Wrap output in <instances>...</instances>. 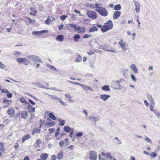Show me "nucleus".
I'll list each match as a JSON object with an SVG mask.
<instances>
[{"instance_id": "obj_51", "label": "nucleus", "mask_w": 160, "mask_h": 160, "mask_svg": "<svg viewBox=\"0 0 160 160\" xmlns=\"http://www.w3.org/2000/svg\"><path fill=\"white\" fill-rule=\"evenodd\" d=\"M28 111L30 112H34L35 111V108H30L28 109Z\"/></svg>"}, {"instance_id": "obj_62", "label": "nucleus", "mask_w": 160, "mask_h": 160, "mask_svg": "<svg viewBox=\"0 0 160 160\" xmlns=\"http://www.w3.org/2000/svg\"><path fill=\"white\" fill-rule=\"evenodd\" d=\"M64 142L63 141H61L59 143V145L61 147H62L64 145Z\"/></svg>"}, {"instance_id": "obj_35", "label": "nucleus", "mask_w": 160, "mask_h": 160, "mask_svg": "<svg viewBox=\"0 0 160 160\" xmlns=\"http://www.w3.org/2000/svg\"><path fill=\"white\" fill-rule=\"evenodd\" d=\"M156 115L157 116V117L158 118H160V113L157 110L155 109L154 110V112Z\"/></svg>"}, {"instance_id": "obj_38", "label": "nucleus", "mask_w": 160, "mask_h": 160, "mask_svg": "<svg viewBox=\"0 0 160 160\" xmlns=\"http://www.w3.org/2000/svg\"><path fill=\"white\" fill-rule=\"evenodd\" d=\"M68 25H69L68 27H69V28L72 27V28H74V30L76 31V24H69Z\"/></svg>"}, {"instance_id": "obj_6", "label": "nucleus", "mask_w": 160, "mask_h": 160, "mask_svg": "<svg viewBox=\"0 0 160 160\" xmlns=\"http://www.w3.org/2000/svg\"><path fill=\"white\" fill-rule=\"evenodd\" d=\"M118 44L123 51L127 50L128 49V47L126 45V42H123L122 39H121L119 42Z\"/></svg>"}, {"instance_id": "obj_57", "label": "nucleus", "mask_w": 160, "mask_h": 160, "mask_svg": "<svg viewBox=\"0 0 160 160\" xmlns=\"http://www.w3.org/2000/svg\"><path fill=\"white\" fill-rule=\"evenodd\" d=\"M7 97L9 98H11L12 97V94L11 93H8L7 95Z\"/></svg>"}, {"instance_id": "obj_45", "label": "nucleus", "mask_w": 160, "mask_h": 160, "mask_svg": "<svg viewBox=\"0 0 160 160\" xmlns=\"http://www.w3.org/2000/svg\"><path fill=\"white\" fill-rule=\"evenodd\" d=\"M131 77L132 79L133 80L134 82H136L137 80V78L135 77V76L134 75L131 74Z\"/></svg>"}, {"instance_id": "obj_5", "label": "nucleus", "mask_w": 160, "mask_h": 160, "mask_svg": "<svg viewBox=\"0 0 160 160\" xmlns=\"http://www.w3.org/2000/svg\"><path fill=\"white\" fill-rule=\"evenodd\" d=\"M87 14L89 18L93 19H96L97 17V13L94 11L88 10L87 11Z\"/></svg>"}, {"instance_id": "obj_48", "label": "nucleus", "mask_w": 160, "mask_h": 160, "mask_svg": "<svg viewBox=\"0 0 160 160\" xmlns=\"http://www.w3.org/2000/svg\"><path fill=\"white\" fill-rule=\"evenodd\" d=\"M68 82H70V83H72V84H74V85H80V83H78V82H72V81H68Z\"/></svg>"}, {"instance_id": "obj_49", "label": "nucleus", "mask_w": 160, "mask_h": 160, "mask_svg": "<svg viewBox=\"0 0 160 160\" xmlns=\"http://www.w3.org/2000/svg\"><path fill=\"white\" fill-rule=\"evenodd\" d=\"M83 135V133L82 132H78L76 135V136L78 137H81Z\"/></svg>"}, {"instance_id": "obj_23", "label": "nucleus", "mask_w": 160, "mask_h": 160, "mask_svg": "<svg viewBox=\"0 0 160 160\" xmlns=\"http://www.w3.org/2000/svg\"><path fill=\"white\" fill-rule=\"evenodd\" d=\"M21 117L22 118L25 119L26 118L27 115V112L25 111H23L21 113Z\"/></svg>"}, {"instance_id": "obj_41", "label": "nucleus", "mask_w": 160, "mask_h": 160, "mask_svg": "<svg viewBox=\"0 0 160 160\" xmlns=\"http://www.w3.org/2000/svg\"><path fill=\"white\" fill-rule=\"evenodd\" d=\"M47 66L48 68H50L51 69L53 70H55L56 71H57V70L53 66L49 65H47Z\"/></svg>"}, {"instance_id": "obj_16", "label": "nucleus", "mask_w": 160, "mask_h": 160, "mask_svg": "<svg viewBox=\"0 0 160 160\" xmlns=\"http://www.w3.org/2000/svg\"><path fill=\"white\" fill-rule=\"evenodd\" d=\"M146 96L150 102L151 104L153 103H155L153 99L152 98V96L149 94H146Z\"/></svg>"}, {"instance_id": "obj_13", "label": "nucleus", "mask_w": 160, "mask_h": 160, "mask_svg": "<svg viewBox=\"0 0 160 160\" xmlns=\"http://www.w3.org/2000/svg\"><path fill=\"white\" fill-rule=\"evenodd\" d=\"M80 86L82 88L84 91H88V90H90L93 91V89L90 87L85 86L84 85L80 84Z\"/></svg>"}, {"instance_id": "obj_52", "label": "nucleus", "mask_w": 160, "mask_h": 160, "mask_svg": "<svg viewBox=\"0 0 160 160\" xmlns=\"http://www.w3.org/2000/svg\"><path fill=\"white\" fill-rule=\"evenodd\" d=\"M1 92L2 93H7L8 92V91L6 89H2L1 90Z\"/></svg>"}, {"instance_id": "obj_63", "label": "nucleus", "mask_w": 160, "mask_h": 160, "mask_svg": "<svg viewBox=\"0 0 160 160\" xmlns=\"http://www.w3.org/2000/svg\"><path fill=\"white\" fill-rule=\"evenodd\" d=\"M51 160H56V158L55 155H52L51 157Z\"/></svg>"}, {"instance_id": "obj_24", "label": "nucleus", "mask_w": 160, "mask_h": 160, "mask_svg": "<svg viewBox=\"0 0 160 160\" xmlns=\"http://www.w3.org/2000/svg\"><path fill=\"white\" fill-rule=\"evenodd\" d=\"M98 30V28L96 27H92L90 28L89 29V32H93L97 31Z\"/></svg>"}, {"instance_id": "obj_20", "label": "nucleus", "mask_w": 160, "mask_h": 160, "mask_svg": "<svg viewBox=\"0 0 160 160\" xmlns=\"http://www.w3.org/2000/svg\"><path fill=\"white\" fill-rule=\"evenodd\" d=\"M48 154L47 153H44L41 154L40 158L42 160H46L48 158Z\"/></svg>"}, {"instance_id": "obj_4", "label": "nucleus", "mask_w": 160, "mask_h": 160, "mask_svg": "<svg viewBox=\"0 0 160 160\" xmlns=\"http://www.w3.org/2000/svg\"><path fill=\"white\" fill-rule=\"evenodd\" d=\"M16 61L18 63H23V64L26 65H27L30 63V61L25 58H18L16 59Z\"/></svg>"}, {"instance_id": "obj_37", "label": "nucleus", "mask_w": 160, "mask_h": 160, "mask_svg": "<svg viewBox=\"0 0 160 160\" xmlns=\"http://www.w3.org/2000/svg\"><path fill=\"white\" fill-rule=\"evenodd\" d=\"M52 21V19L50 18H48L45 20V22L46 24H49Z\"/></svg>"}, {"instance_id": "obj_54", "label": "nucleus", "mask_w": 160, "mask_h": 160, "mask_svg": "<svg viewBox=\"0 0 160 160\" xmlns=\"http://www.w3.org/2000/svg\"><path fill=\"white\" fill-rule=\"evenodd\" d=\"M89 6L90 7H91L93 9H94L95 8H96V6H95V5H94V4H90L89 5Z\"/></svg>"}, {"instance_id": "obj_39", "label": "nucleus", "mask_w": 160, "mask_h": 160, "mask_svg": "<svg viewBox=\"0 0 160 160\" xmlns=\"http://www.w3.org/2000/svg\"><path fill=\"white\" fill-rule=\"evenodd\" d=\"M59 131H60V128H58L57 129H56V132H55V137H57L59 135Z\"/></svg>"}, {"instance_id": "obj_53", "label": "nucleus", "mask_w": 160, "mask_h": 160, "mask_svg": "<svg viewBox=\"0 0 160 160\" xmlns=\"http://www.w3.org/2000/svg\"><path fill=\"white\" fill-rule=\"evenodd\" d=\"M145 141H146V142L151 143L152 142L151 140L149 139L147 137L145 138Z\"/></svg>"}, {"instance_id": "obj_30", "label": "nucleus", "mask_w": 160, "mask_h": 160, "mask_svg": "<svg viewBox=\"0 0 160 160\" xmlns=\"http://www.w3.org/2000/svg\"><path fill=\"white\" fill-rule=\"evenodd\" d=\"M82 59V58L81 56L79 54H78L75 61L77 62H79L81 61Z\"/></svg>"}, {"instance_id": "obj_3", "label": "nucleus", "mask_w": 160, "mask_h": 160, "mask_svg": "<svg viewBox=\"0 0 160 160\" xmlns=\"http://www.w3.org/2000/svg\"><path fill=\"white\" fill-rule=\"evenodd\" d=\"M33 62H42L41 59L38 56L34 55H29L27 57Z\"/></svg>"}, {"instance_id": "obj_8", "label": "nucleus", "mask_w": 160, "mask_h": 160, "mask_svg": "<svg viewBox=\"0 0 160 160\" xmlns=\"http://www.w3.org/2000/svg\"><path fill=\"white\" fill-rule=\"evenodd\" d=\"M89 158L92 160H96L97 158L96 152L95 151H92L89 153Z\"/></svg>"}, {"instance_id": "obj_29", "label": "nucleus", "mask_w": 160, "mask_h": 160, "mask_svg": "<svg viewBox=\"0 0 160 160\" xmlns=\"http://www.w3.org/2000/svg\"><path fill=\"white\" fill-rule=\"evenodd\" d=\"M58 121L59 122H60V123H59V125L63 126L64 125L65 123V121L64 120H62V119L59 118Z\"/></svg>"}, {"instance_id": "obj_33", "label": "nucleus", "mask_w": 160, "mask_h": 160, "mask_svg": "<svg viewBox=\"0 0 160 160\" xmlns=\"http://www.w3.org/2000/svg\"><path fill=\"white\" fill-rule=\"evenodd\" d=\"M85 31V28L84 27H81L80 28V29L79 31H78L77 32L78 33H82L84 32Z\"/></svg>"}, {"instance_id": "obj_55", "label": "nucleus", "mask_w": 160, "mask_h": 160, "mask_svg": "<svg viewBox=\"0 0 160 160\" xmlns=\"http://www.w3.org/2000/svg\"><path fill=\"white\" fill-rule=\"evenodd\" d=\"M106 51L116 52V49H112L111 50H106Z\"/></svg>"}, {"instance_id": "obj_28", "label": "nucleus", "mask_w": 160, "mask_h": 160, "mask_svg": "<svg viewBox=\"0 0 160 160\" xmlns=\"http://www.w3.org/2000/svg\"><path fill=\"white\" fill-rule=\"evenodd\" d=\"M121 9V7L120 4H117L115 5L114 8V9L115 10H120Z\"/></svg>"}, {"instance_id": "obj_11", "label": "nucleus", "mask_w": 160, "mask_h": 160, "mask_svg": "<svg viewBox=\"0 0 160 160\" xmlns=\"http://www.w3.org/2000/svg\"><path fill=\"white\" fill-rule=\"evenodd\" d=\"M100 98L104 101H106L110 96L106 94L100 95Z\"/></svg>"}, {"instance_id": "obj_32", "label": "nucleus", "mask_w": 160, "mask_h": 160, "mask_svg": "<svg viewBox=\"0 0 160 160\" xmlns=\"http://www.w3.org/2000/svg\"><path fill=\"white\" fill-rule=\"evenodd\" d=\"M64 141V145L65 147H66L69 144V139L68 138H67L65 139Z\"/></svg>"}, {"instance_id": "obj_18", "label": "nucleus", "mask_w": 160, "mask_h": 160, "mask_svg": "<svg viewBox=\"0 0 160 160\" xmlns=\"http://www.w3.org/2000/svg\"><path fill=\"white\" fill-rule=\"evenodd\" d=\"M102 89L103 91L108 92L110 91L109 86L108 85H106L103 86L102 87Z\"/></svg>"}, {"instance_id": "obj_60", "label": "nucleus", "mask_w": 160, "mask_h": 160, "mask_svg": "<svg viewBox=\"0 0 160 160\" xmlns=\"http://www.w3.org/2000/svg\"><path fill=\"white\" fill-rule=\"evenodd\" d=\"M63 24H61L59 26H58V28L59 30H61L62 29L63 27Z\"/></svg>"}, {"instance_id": "obj_12", "label": "nucleus", "mask_w": 160, "mask_h": 160, "mask_svg": "<svg viewBox=\"0 0 160 160\" xmlns=\"http://www.w3.org/2000/svg\"><path fill=\"white\" fill-rule=\"evenodd\" d=\"M121 13V12L120 11H117L115 12L113 14V19H117L120 16Z\"/></svg>"}, {"instance_id": "obj_64", "label": "nucleus", "mask_w": 160, "mask_h": 160, "mask_svg": "<svg viewBox=\"0 0 160 160\" xmlns=\"http://www.w3.org/2000/svg\"><path fill=\"white\" fill-rule=\"evenodd\" d=\"M23 160H29V158L28 156H26L24 158Z\"/></svg>"}, {"instance_id": "obj_50", "label": "nucleus", "mask_w": 160, "mask_h": 160, "mask_svg": "<svg viewBox=\"0 0 160 160\" xmlns=\"http://www.w3.org/2000/svg\"><path fill=\"white\" fill-rule=\"evenodd\" d=\"M20 101L22 103H26V101L24 98H22L19 99Z\"/></svg>"}, {"instance_id": "obj_58", "label": "nucleus", "mask_w": 160, "mask_h": 160, "mask_svg": "<svg viewBox=\"0 0 160 160\" xmlns=\"http://www.w3.org/2000/svg\"><path fill=\"white\" fill-rule=\"evenodd\" d=\"M4 67V65L1 62H0V68L2 69H3Z\"/></svg>"}, {"instance_id": "obj_17", "label": "nucleus", "mask_w": 160, "mask_h": 160, "mask_svg": "<svg viewBox=\"0 0 160 160\" xmlns=\"http://www.w3.org/2000/svg\"><path fill=\"white\" fill-rule=\"evenodd\" d=\"M15 112L14 109L12 108H10L8 109V114L10 115H12Z\"/></svg>"}, {"instance_id": "obj_42", "label": "nucleus", "mask_w": 160, "mask_h": 160, "mask_svg": "<svg viewBox=\"0 0 160 160\" xmlns=\"http://www.w3.org/2000/svg\"><path fill=\"white\" fill-rule=\"evenodd\" d=\"M149 156L154 158L156 157L157 156V154L155 152H153L151 154H150Z\"/></svg>"}, {"instance_id": "obj_22", "label": "nucleus", "mask_w": 160, "mask_h": 160, "mask_svg": "<svg viewBox=\"0 0 160 160\" xmlns=\"http://www.w3.org/2000/svg\"><path fill=\"white\" fill-rule=\"evenodd\" d=\"M31 136L30 134H28L24 136L22 139V142L23 143L26 140L30 138Z\"/></svg>"}, {"instance_id": "obj_40", "label": "nucleus", "mask_w": 160, "mask_h": 160, "mask_svg": "<svg viewBox=\"0 0 160 160\" xmlns=\"http://www.w3.org/2000/svg\"><path fill=\"white\" fill-rule=\"evenodd\" d=\"M28 19L29 21V22L31 24H34L35 20L34 19H32L29 18H27Z\"/></svg>"}, {"instance_id": "obj_46", "label": "nucleus", "mask_w": 160, "mask_h": 160, "mask_svg": "<svg viewBox=\"0 0 160 160\" xmlns=\"http://www.w3.org/2000/svg\"><path fill=\"white\" fill-rule=\"evenodd\" d=\"M67 16L65 15H63L60 16V19L62 21L64 20L67 18Z\"/></svg>"}, {"instance_id": "obj_25", "label": "nucleus", "mask_w": 160, "mask_h": 160, "mask_svg": "<svg viewBox=\"0 0 160 160\" xmlns=\"http://www.w3.org/2000/svg\"><path fill=\"white\" fill-rule=\"evenodd\" d=\"M80 36L79 34H75L73 38L74 41L75 42H77L78 41V39L80 38Z\"/></svg>"}, {"instance_id": "obj_14", "label": "nucleus", "mask_w": 160, "mask_h": 160, "mask_svg": "<svg viewBox=\"0 0 160 160\" xmlns=\"http://www.w3.org/2000/svg\"><path fill=\"white\" fill-rule=\"evenodd\" d=\"M89 119L90 121H94L95 122V123H96V122L99 119V118L96 117L94 116L90 117L89 118Z\"/></svg>"}, {"instance_id": "obj_19", "label": "nucleus", "mask_w": 160, "mask_h": 160, "mask_svg": "<svg viewBox=\"0 0 160 160\" xmlns=\"http://www.w3.org/2000/svg\"><path fill=\"white\" fill-rule=\"evenodd\" d=\"M56 39L58 41L62 42L63 40V37L62 35H58L57 36Z\"/></svg>"}, {"instance_id": "obj_15", "label": "nucleus", "mask_w": 160, "mask_h": 160, "mask_svg": "<svg viewBox=\"0 0 160 160\" xmlns=\"http://www.w3.org/2000/svg\"><path fill=\"white\" fill-rule=\"evenodd\" d=\"M131 67V69H132L133 71L135 73H137L138 72V69L136 68V66L135 64H132L131 66H130Z\"/></svg>"}, {"instance_id": "obj_26", "label": "nucleus", "mask_w": 160, "mask_h": 160, "mask_svg": "<svg viewBox=\"0 0 160 160\" xmlns=\"http://www.w3.org/2000/svg\"><path fill=\"white\" fill-rule=\"evenodd\" d=\"M41 131V130L40 129L37 128L34 129L32 130V135H34L35 133H39Z\"/></svg>"}, {"instance_id": "obj_27", "label": "nucleus", "mask_w": 160, "mask_h": 160, "mask_svg": "<svg viewBox=\"0 0 160 160\" xmlns=\"http://www.w3.org/2000/svg\"><path fill=\"white\" fill-rule=\"evenodd\" d=\"M42 143L41 141L40 140V139H38L36 141L35 143L34 144V145H36V146L39 147V144H41Z\"/></svg>"}, {"instance_id": "obj_47", "label": "nucleus", "mask_w": 160, "mask_h": 160, "mask_svg": "<svg viewBox=\"0 0 160 160\" xmlns=\"http://www.w3.org/2000/svg\"><path fill=\"white\" fill-rule=\"evenodd\" d=\"M111 153L109 152H107L106 153V158H110L112 156L111 155Z\"/></svg>"}, {"instance_id": "obj_21", "label": "nucleus", "mask_w": 160, "mask_h": 160, "mask_svg": "<svg viewBox=\"0 0 160 160\" xmlns=\"http://www.w3.org/2000/svg\"><path fill=\"white\" fill-rule=\"evenodd\" d=\"M63 130L66 132L68 133L71 131V128L68 126H65L63 127Z\"/></svg>"}, {"instance_id": "obj_31", "label": "nucleus", "mask_w": 160, "mask_h": 160, "mask_svg": "<svg viewBox=\"0 0 160 160\" xmlns=\"http://www.w3.org/2000/svg\"><path fill=\"white\" fill-rule=\"evenodd\" d=\"M48 116L49 118L53 120H55L56 119V118L55 116L51 113H49L48 114Z\"/></svg>"}, {"instance_id": "obj_9", "label": "nucleus", "mask_w": 160, "mask_h": 160, "mask_svg": "<svg viewBox=\"0 0 160 160\" xmlns=\"http://www.w3.org/2000/svg\"><path fill=\"white\" fill-rule=\"evenodd\" d=\"M48 30H43L38 31H33L32 33L33 35L39 36L42 35L43 33H48Z\"/></svg>"}, {"instance_id": "obj_59", "label": "nucleus", "mask_w": 160, "mask_h": 160, "mask_svg": "<svg viewBox=\"0 0 160 160\" xmlns=\"http://www.w3.org/2000/svg\"><path fill=\"white\" fill-rule=\"evenodd\" d=\"M3 147V144L2 143H0V151L2 150Z\"/></svg>"}, {"instance_id": "obj_43", "label": "nucleus", "mask_w": 160, "mask_h": 160, "mask_svg": "<svg viewBox=\"0 0 160 160\" xmlns=\"http://www.w3.org/2000/svg\"><path fill=\"white\" fill-rule=\"evenodd\" d=\"M155 105V103H152L151 104V105L150 107V110L151 111H153L154 112V110L153 109V106Z\"/></svg>"}, {"instance_id": "obj_34", "label": "nucleus", "mask_w": 160, "mask_h": 160, "mask_svg": "<svg viewBox=\"0 0 160 160\" xmlns=\"http://www.w3.org/2000/svg\"><path fill=\"white\" fill-rule=\"evenodd\" d=\"M63 156L62 153H59L57 155V158L59 159H61Z\"/></svg>"}, {"instance_id": "obj_1", "label": "nucleus", "mask_w": 160, "mask_h": 160, "mask_svg": "<svg viewBox=\"0 0 160 160\" xmlns=\"http://www.w3.org/2000/svg\"><path fill=\"white\" fill-rule=\"evenodd\" d=\"M113 27V23L112 21L109 20L103 26L101 30L103 32H104L109 30L112 28Z\"/></svg>"}, {"instance_id": "obj_56", "label": "nucleus", "mask_w": 160, "mask_h": 160, "mask_svg": "<svg viewBox=\"0 0 160 160\" xmlns=\"http://www.w3.org/2000/svg\"><path fill=\"white\" fill-rule=\"evenodd\" d=\"M3 101L4 103H7L8 102H9L10 103H12V101L11 100H8L6 99H4Z\"/></svg>"}, {"instance_id": "obj_61", "label": "nucleus", "mask_w": 160, "mask_h": 160, "mask_svg": "<svg viewBox=\"0 0 160 160\" xmlns=\"http://www.w3.org/2000/svg\"><path fill=\"white\" fill-rule=\"evenodd\" d=\"M48 130L49 131L50 133H52L54 131L55 129L53 128H49L48 129Z\"/></svg>"}, {"instance_id": "obj_36", "label": "nucleus", "mask_w": 160, "mask_h": 160, "mask_svg": "<svg viewBox=\"0 0 160 160\" xmlns=\"http://www.w3.org/2000/svg\"><path fill=\"white\" fill-rule=\"evenodd\" d=\"M115 139L117 140V141L115 142V143L116 144H119L122 143L121 141L117 137H115Z\"/></svg>"}, {"instance_id": "obj_7", "label": "nucleus", "mask_w": 160, "mask_h": 160, "mask_svg": "<svg viewBox=\"0 0 160 160\" xmlns=\"http://www.w3.org/2000/svg\"><path fill=\"white\" fill-rule=\"evenodd\" d=\"M48 96H50L52 99H54L55 100L59 101L62 105L66 106L67 105L64 102H63L61 98H58L55 95H50L48 94H47Z\"/></svg>"}, {"instance_id": "obj_2", "label": "nucleus", "mask_w": 160, "mask_h": 160, "mask_svg": "<svg viewBox=\"0 0 160 160\" xmlns=\"http://www.w3.org/2000/svg\"><path fill=\"white\" fill-rule=\"evenodd\" d=\"M95 11L97 12L100 15L103 17L107 16L108 12L105 8L100 7L99 9H95Z\"/></svg>"}, {"instance_id": "obj_44", "label": "nucleus", "mask_w": 160, "mask_h": 160, "mask_svg": "<svg viewBox=\"0 0 160 160\" xmlns=\"http://www.w3.org/2000/svg\"><path fill=\"white\" fill-rule=\"evenodd\" d=\"M91 37H92V35H88L87 34H85L83 36V38H88Z\"/></svg>"}, {"instance_id": "obj_10", "label": "nucleus", "mask_w": 160, "mask_h": 160, "mask_svg": "<svg viewBox=\"0 0 160 160\" xmlns=\"http://www.w3.org/2000/svg\"><path fill=\"white\" fill-rule=\"evenodd\" d=\"M135 5V10L137 12H139L140 10V4L139 2H138L136 1H133Z\"/></svg>"}]
</instances>
